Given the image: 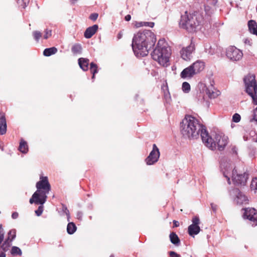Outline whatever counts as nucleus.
Masks as SVG:
<instances>
[{
  "label": "nucleus",
  "mask_w": 257,
  "mask_h": 257,
  "mask_svg": "<svg viewBox=\"0 0 257 257\" xmlns=\"http://www.w3.org/2000/svg\"><path fill=\"white\" fill-rule=\"evenodd\" d=\"M214 89L213 84L210 83V87L206 88L205 90L206 93L208 95L209 97L214 98L217 95V94L214 92Z\"/></svg>",
  "instance_id": "nucleus-21"
},
{
  "label": "nucleus",
  "mask_w": 257,
  "mask_h": 257,
  "mask_svg": "<svg viewBox=\"0 0 257 257\" xmlns=\"http://www.w3.org/2000/svg\"><path fill=\"white\" fill-rule=\"evenodd\" d=\"M82 47L80 44H75L71 48V51L74 54H79L81 52Z\"/></svg>",
  "instance_id": "nucleus-29"
},
{
  "label": "nucleus",
  "mask_w": 257,
  "mask_h": 257,
  "mask_svg": "<svg viewBox=\"0 0 257 257\" xmlns=\"http://www.w3.org/2000/svg\"><path fill=\"white\" fill-rule=\"evenodd\" d=\"M248 174L244 173L243 174H238L237 170L234 169L232 171V181L236 185H244L248 179Z\"/></svg>",
  "instance_id": "nucleus-10"
},
{
  "label": "nucleus",
  "mask_w": 257,
  "mask_h": 257,
  "mask_svg": "<svg viewBox=\"0 0 257 257\" xmlns=\"http://www.w3.org/2000/svg\"><path fill=\"white\" fill-rule=\"evenodd\" d=\"M211 208L213 210V211H214V212L216 211V210L217 209V206L213 203H211Z\"/></svg>",
  "instance_id": "nucleus-50"
},
{
  "label": "nucleus",
  "mask_w": 257,
  "mask_h": 257,
  "mask_svg": "<svg viewBox=\"0 0 257 257\" xmlns=\"http://www.w3.org/2000/svg\"><path fill=\"white\" fill-rule=\"evenodd\" d=\"M18 216H19L18 213L17 212H15L13 213V214L12 215V217L13 219H16L18 217Z\"/></svg>",
  "instance_id": "nucleus-48"
},
{
  "label": "nucleus",
  "mask_w": 257,
  "mask_h": 257,
  "mask_svg": "<svg viewBox=\"0 0 257 257\" xmlns=\"http://www.w3.org/2000/svg\"><path fill=\"white\" fill-rule=\"evenodd\" d=\"M11 245V241L6 239L3 243L0 244V249L5 252L9 250Z\"/></svg>",
  "instance_id": "nucleus-27"
},
{
  "label": "nucleus",
  "mask_w": 257,
  "mask_h": 257,
  "mask_svg": "<svg viewBox=\"0 0 257 257\" xmlns=\"http://www.w3.org/2000/svg\"><path fill=\"white\" fill-rule=\"evenodd\" d=\"M57 52V48L53 47L45 49L43 51V55L45 56H50L51 55L55 54Z\"/></svg>",
  "instance_id": "nucleus-24"
},
{
  "label": "nucleus",
  "mask_w": 257,
  "mask_h": 257,
  "mask_svg": "<svg viewBox=\"0 0 257 257\" xmlns=\"http://www.w3.org/2000/svg\"><path fill=\"white\" fill-rule=\"evenodd\" d=\"M71 1L73 2V3H75L76 1H77L78 0H71Z\"/></svg>",
  "instance_id": "nucleus-60"
},
{
  "label": "nucleus",
  "mask_w": 257,
  "mask_h": 257,
  "mask_svg": "<svg viewBox=\"0 0 257 257\" xmlns=\"http://www.w3.org/2000/svg\"><path fill=\"white\" fill-rule=\"evenodd\" d=\"M98 17V14L92 13L90 15L89 19L93 21H95L97 19Z\"/></svg>",
  "instance_id": "nucleus-42"
},
{
  "label": "nucleus",
  "mask_w": 257,
  "mask_h": 257,
  "mask_svg": "<svg viewBox=\"0 0 257 257\" xmlns=\"http://www.w3.org/2000/svg\"><path fill=\"white\" fill-rule=\"evenodd\" d=\"M19 150L22 153L26 154L28 151V146L26 141L21 140L19 147Z\"/></svg>",
  "instance_id": "nucleus-22"
},
{
  "label": "nucleus",
  "mask_w": 257,
  "mask_h": 257,
  "mask_svg": "<svg viewBox=\"0 0 257 257\" xmlns=\"http://www.w3.org/2000/svg\"><path fill=\"white\" fill-rule=\"evenodd\" d=\"M109 257H114L113 255L111 254Z\"/></svg>",
  "instance_id": "nucleus-61"
},
{
  "label": "nucleus",
  "mask_w": 257,
  "mask_h": 257,
  "mask_svg": "<svg viewBox=\"0 0 257 257\" xmlns=\"http://www.w3.org/2000/svg\"><path fill=\"white\" fill-rule=\"evenodd\" d=\"M43 211V206L41 205L39 206L38 209L35 211V213L37 216H39L42 214Z\"/></svg>",
  "instance_id": "nucleus-41"
},
{
  "label": "nucleus",
  "mask_w": 257,
  "mask_h": 257,
  "mask_svg": "<svg viewBox=\"0 0 257 257\" xmlns=\"http://www.w3.org/2000/svg\"><path fill=\"white\" fill-rule=\"evenodd\" d=\"M225 177H226V178H227V180H228V184H231V183H230V179H229V178L227 177V176H225Z\"/></svg>",
  "instance_id": "nucleus-56"
},
{
  "label": "nucleus",
  "mask_w": 257,
  "mask_h": 257,
  "mask_svg": "<svg viewBox=\"0 0 257 257\" xmlns=\"http://www.w3.org/2000/svg\"><path fill=\"white\" fill-rule=\"evenodd\" d=\"M124 19L126 21H129L131 19V16L130 15H127Z\"/></svg>",
  "instance_id": "nucleus-53"
},
{
  "label": "nucleus",
  "mask_w": 257,
  "mask_h": 257,
  "mask_svg": "<svg viewBox=\"0 0 257 257\" xmlns=\"http://www.w3.org/2000/svg\"><path fill=\"white\" fill-rule=\"evenodd\" d=\"M240 115L238 113H235L232 116V121L234 122H238L240 120Z\"/></svg>",
  "instance_id": "nucleus-38"
},
{
  "label": "nucleus",
  "mask_w": 257,
  "mask_h": 257,
  "mask_svg": "<svg viewBox=\"0 0 257 257\" xmlns=\"http://www.w3.org/2000/svg\"><path fill=\"white\" fill-rule=\"evenodd\" d=\"M226 55L229 60L232 61H237L242 58L243 53L237 48L230 46L226 49Z\"/></svg>",
  "instance_id": "nucleus-8"
},
{
  "label": "nucleus",
  "mask_w": 257,
  "mask_h": 257,
  "mask_svg": "<svg viewBox=\"0 0 257 257\" xmlns=\"http://www.w3.org/2000/svg\"><path fill=\"white\" fill-rule=\"evenodd\" d=\"M201 139L205 145L212 150L217 147L219 151H223L228 143L227 137L217 134L209 136L207 131L202 132Z\"/></svg>",
  "instance_id": "nucleus-3"
},
{
  "label": "nucleus",
  "mask_w": 257,
  "mask_h": 257,
  "mask_svg": "<svg viewBox=\"0 0 257 257\" xmlns=\"http://www.w3.org/2000/svg\"><path fill=\"white\" fill-rule=\"evenodd\" d=\"M135 26L136 28L144 27V22H136Z\"/></svg>",
  "instance_id": "nucleus-45"
},
{
  "label": "nucleus",
  "mask_w": 257,
  "mask_h": 257,
  "mask_svg": "<svg viewBox=\"0 0 257 257\" xmlns=\"http://www.w3.org/2000/svg\"><path fill=\"white\" fill-rule=\"evenodd\" d=\"M243 216L252 223V226L257 225V210L253 208H245Z\"/></svg>",
  "instance_id": "nucleus-12"
},
{
  "label": "nucleus",
  "mask_w": 257,
  "mask_h": 257,
  "mask_svg": "<svg viewBox=\"0 0 257 257\" xmlns=\"http://www.w3.org/2000/svg\"><path fill=\"white\" fill-rule=\"evenodd\" d=\"M249 121L250 122H252L253 121H257V107L253 110L252 117L250 118Z\"/></svg>",
  "instance_id": "nucleus-36"
},
{
  "label": "nucleus",
  "mask_w": 257,
  "mask_h": 257,
  "mask_svg": "<svg viewBox=\"0 0 257 257\" xmlns=\"http://www.w3.org/2000/svg\"><path fill=\"white\" fill-rule=\"evenodd\" d=\"M250 187L252 189L257 190V178H254L252 179L250 184Z\"/></svg>",
  "instance_id": "nucleus-39"
},
{
  "label": "nucleus",
  "mask_w": 257,
  "mask_h": 257,
  "mask_svg": "<svg viewBox=\"0 0 257 257\" xmlns=\"http://www.w3.org/2000/svg\"><path fill=\"white\" fill-rule=\"evenodd\" d=\"M33 36H34V39L37 41H38L40 39V38L42 37V34L39 31H34V32H33Z\"/></svg>",
  "instance_id": "nucleus-35"
},
{
  "label": "nucleus",
  "mask_w": 257,
  "mask_h": 257,
  "mask_svg": "<svg viewBox=\"0 0 257 257\" xmlns=\"http://www.w3.org/2000/svg\"><path fill=\"white\" fill-rule=\"evenodd\" d=\"M208 53H209L210 55H213V54H214V52H209Z\"/></svg>",
  "instance_id": "nucleus-58"
},
{
  "label": "nucleus",
  "mask_w": 257,
  "mask_h": 257,
  "mask_svg": "<svg viewBox=\"0 0 257 257\" xmlns=\"http://www.w3.org/2000/svg\"><path fill=\"white\" fill-rule=\"evenodd\" d=\"M7 132V122L5 113L0 112V135H3Z\"/></svg>",
  "instance_id": "nucleus-14"
},
{
  "label": "nucleus",
  "mask_w": 257,
  "mask_h": 257,
  "mask_svg": "<svg viewBox=\"0 0 257 257\" xmlns=\"http://www.w3.org/2000/svg\"><path fill=\"white\" fill-rule=\"evenodd\" d=\"M208 8V7H205V10L206 11L207 10V8Z\"/></svg>",
  "instance_id": "nucleus-62"
},
{
  "label": "nucleus",
  "mask_w": 257,
  "mask_h": 257,
  "mask_svg": "<svg viewBox=\"0 0 257 257\" xmlns=\"http://www.w3.org/2000/svg\"><path fill=\"white\" fill-rule=\"evenodd\" d=\"M78 64L80 67L84 71H87L88 69V65L89 60L87 58H80L78 59Z\"/></svg>",
  "instance_id": "nucleus-18"
},
{
  "label": "nucleus",
  "mask_w": 257,
  "mask_h": 257,
  "mask_svg": "<svg viewBox=\"0 0 257 257\" xmlns=\"http://www.w3.org/2000/svg\"><path fill=\"white\" fill-rule=\"evenodd\" d=\"M253 101V103L255 105H257V90L256 93H254L253 95V97H251Z\"/></svg>",
  "instance_id": "nucleus-47"
},
{
  "label": "nucleus",
  "mask_w": 257,
  "mask_h": 257,
  "mask_svg": "<svg viewBox=\"0 0 257 257\" xmlns=\"http://www.w3.org/2000/svg\"><path fill=\"white\" fill-rule=\"evenodd\" d=\"M195 50V45L192 42L187 47L183 48L180 51L181 57L185 60H190L192 52Z\"/></svg>",
  "instance_id": "nucleus-13"
},
{
  "label": "nucleus",
  "mask_w": 257,
  "mask_h": 257,
  "mask_svg": "<svg viewBox=\"0 0 257 257\" xmlns=\"http://www.w3.org/2000/svg\"><path fill=\"white\" fill-rule=\"evenodd\" d=\"M11 253L13 255H21L22 254L21 249L17 247L14 246L12 247Z\"/></svg>",
  "instance_id": "nucleus-30"
},
{
  "label": "nucleus",
  "mask_w": 257,
  "mask_h": 257,
  "mask_svg": "<svg viewBox=\"0 0 257 257\" xmlns=\"http://www.w3.org/2000/svg\"><path fill=\"white\" fill-rule=\"evenodd\" d=\"M191 66L196 74L202 71L205 67V63L202 60H197L193 63Z\"/></svg>",
  "instance_id": "nucleus-16"
},
{
  "label": "nucleus",
  "mask_w": 257,
  "mask_h": 257,
  "mask_svg": "<svg viewBox=\"0 0 257 257\" xmlns=\"http://www.w3.org/2000/svg\"><path fill=\"white\" fill-rule=\"evenodd\" d=\"M144 26L153 28L154 26V22H144Z\"/></svg>",
  "instance_id": "nucleus-46"
},
{
  "label": "nucleus",
  "mask_w": 257,
  "mask_h": 257,
  "mask_svg": "<svg viewBox=\"0 0 257 257\" xmlns=\"http://www.w3.org/2000/svg\"><path fill=\"white\" fill-rule=\"evenodd\" d=\"M16 236V230L15 229L10 230L8 233L7 240L12 241Z\"/></svg>",
  "instance_id": "nucleus-28"
},
{
  "label": "nucleus",
  "mask_w": 257,
  "mask_h": 257,
  "mask_svg": "<svg viewBox=\"0 0 257 257\" xmlns=\"http://www.w3.org/2000/svg\"><path fill=\"white\" fill-rule=\"evenodd\" d=\"M98 28L97 25H94L86 29L84 32V37L87 39H89L96 32Z\"/></svg>",
  "instance_id": "nucleus-17"
},
{
  "label": "nucleus",
  "mask_w": 257,
  "mask_h": 257,
  "mask_svg": "<svg viewBox=\"0 0 257 257\" xmlns=\"http://www.w3.org/2000/svg\"><path fill=\"white\" fill-rule=\"evenodd\" d=\"M196 73L194 71L191 65L184 69L181 73L180 76L183 78L192 77Z\"/></svg>",
  "instance_id": "nucleus-15"
},
{
  "label": "nucleus",
  "mask_w": 257,
  "mask_h": 257,
  "mask_svg": "<svg viewBox=\"0 0 257 257\" xmlns=\"http://www.w3.org/2000/svg\"><path fill=\"white\" fill-rule=\"evenodd\" d=\"M62 210L67 215V220L69 221L70 219V213L69 210L67 209V206L64 204H62Z\"/></svg>",
  "instance_id": "nucleus-33"
},
{
  "label": "nucleus",
  "mask_w": 257,
  "mask_h": 257,
  "mask_svg": "<svg viewBox=\"0 0 257 257\" xmlns=\"http://www.w3.org/2000/svg\"><path fill=\"white\" fill-rule=\"evenodd\" d=\"M42 197H40V195L38 193V191H36L32 195V198L30 199V203L33 204L34 202L37 204H41L40 203L37 202V201L39 200H41Z\"/></svg>",
  "instance_id": "nucleus-23"
},
{
  "label": "nucleus",
  "mask_w": 257,
  "mask_h": 257,
  "mask_svg": "<svg viewBox=\"0 0 257 257\" xmlns=\"http://www.w3.org/2000/svg\"><path fill=\"white\" fill-rule=\"evenodd\" d=\"M245 85V91L251 97H253L254 93H256L257 84L254 75H248L244 78Z\"/></svg>",
  "instance_id": "nucleus-7"
},
{
  "label": "nucleus",
  "mask_w": 257,
  "mask_h": 257,
  "mask_svg": "<svg viewBox=\"0 0 257 257\" xmlns=\"http://www.w3.org/2000/svg\"><path fill=\"white\" fill-rule=\"evenodd\" d=\"M182 90L185 92H188L190 90V85L187 82H184L182 84Z\"/></svg>",
  "instance_id": "nucleus-34"
},
{
  "label": "nucleus",
  "mask_w": 257,
  "mask_h": 257,
  "mask_svg": "<svg viewBox=\"0 0 257 257\" xmlns=\"http://www.w3.org/2000/svg\"><path fill=\"white\" fill-rule=\"evenodd\" d=\"M4 230L3 228L2 225L0 224V244L4 241Z\"/></svg>",
  "instance_id": "nucleus-37"
},
{
  "label": "nucleus",
  "mask_w": 257,
  "mask_h": 257,
  "mask_svg": "<svg viewBox=\"0 0 257 257\" xmlns=\"http://www.w3.org/2000/svg\"><path fill=\"white\" fill-rule=\"evenodd\" d=\"M45 32V35L44 36V38L45 39H48L52 35V34H51L52 33L51 30H49L46 29Z\"/></svg>",
  "instance_id": "nucleus-43"
},
{
  "label": "nucleus",
  "mask_w": 257,
  "mask_h": 257,
  "mask_svg": "<svg viewBox=\"0 0 257 257\" xmlns=\"http://www.w3.org/2000/svg\"><path fill=\"white\" fill-rule=\"evenodd\" d=\"M82 213L80 211H78L77 213V218L78 219H81V218L82 217Z\"/></svg>",
  "instance_id": "nucleus-49"
},
{
  "label": "nucleus",
  "mask_w": 257,
  "mask_h": 257,
  "mask_svg": "<svg viewBox=\"0 0 257 257\" xmlns=\"http://www.w3.org/2000/svg\"><path fill=\"white\" fill-rule=\"evenodd\" d=\"M248 27L249 32L257 36V24L255 21L250 20L248 22Z\"/></svg>",
  "instance_id": "nucleus-20"
},
{
  "label": "nucleus",
  "mask_w": 257,
  "mask_h": 257,
  "mask_svg": "<svg viewBox=\"0 0 257 257\" xmlns=\"http://www.w3.org/2000/svg\"><path fill=\"white\" fill-rule=\"evenodd\" d=\"M203 131H206L205 127L192 116H186L181 122L180 131L185 138L197 139Z\"/></svg>",
  "instance_id": "nucleus-2"
},
{
  "label": "nucleus",
  "mask_w": 257,
  "mask_h": 257,
  "mask_svg": "<svg viewBox=\"0 0 257 257\" xmlns=\"http://www.w3.org/2000/svg\"><path fill=\"white\" fill-rule=\"evenodd\" d=\"M156 38L155 34L150 30L140 31L135 34L132 40V48L138 57L148 55L149 51L155 46Z\"/></svg>",
  "instance_id": "nucleus-1"
},
{
  "label": "nucleus",
  "mask_w": 257,
  "mask_h": 257,
  "mask_svg": "<svg viewBox=\"0 0 257 257\" xmlns=\"http://www.w3.org/2000/svg\"><path fill=\"white\" fill-rule=\"evenodd\" d=\"M170 55V48L164 39L159 40L156 48L151 53L152 58L162 66L167 65Z\"/></svg>",
  "instance_id": "nucleus-4"
},
{
  "label": "nucleus",
  "mask_w": 257,
  "mask_h": 257,
  "mask_svg": "<svg viewBox=\"0 0 257 257\" xmlns=\"http://www.w3.org/2000/svg\"><path fill=\"white\" fill-rule=\"evenodd\" d=\"M90 69L92 74L95 75L97 73V66L93 62L90 63Z\"/></svg>",
  "instance_id": "nucleus-31"
},
{
  "label": "nucleus",
  "mask_w": 257,
  "mask_h": 257,
  "mask_svg": "<svg viewBox=\"0 0 257 257\" xmlns=\"http://www.w3.org/2000/svg\"><path fill=\"white\" fill-rule=\"evenodd\" d=\"M188 233L190 236H193L197 235L200 231V228L199 225H194L191 224L188 226Z\"/></svg>",
  "instance_id": "nucleus-19"
},
{
  "label": "nucleus",
  "mask_w": 257,
  "mask_h": 257,
  "mask_svg": "<svg viewBox=\"0 0 257 257\" xmlns=\"http://www.w3.org/2000/svg\"><path fill=\"white\" fill-rule=\"evenodd\" d=\"M253 139L254 140V142H257V134H256L255 138H254Z\"/></svg>",
  "instance_id": "nucleus-57"
},
{
  "label": "nucleus",
  "mask_w": 257,
  "mask_h": 257,
  "mask_svg": "<svg viewBox=\"0 0 257 257\" xmlns=\"http://www.w3.org/2000/svg\"><path fill=\"white\" fill-rule=\"evenodd\" d=\"M30 0H17V3L22 8L25 9L29 4Z\"/></svg>",
  "instance_id": "nucleus-32"
},
{
  "label": "nucleus",
  "mask_w": 257,
  "mask_h": 257,
  "mask_svg": "<svg viewBox=\"0 0 257 257\" xmlns=\"http://www.w3.org/2000/svg\"><path fill=\"white\" fill-rule=\"evenodd\" d=\"M169 237L170 241L173 244L177 245L180 243V239L178 235L175 232H171Z\"/></svg>",
  "instance_id": "nucleus-25"
},
{
  "label": "nucleus",
  "mask_w": 257,
  "mask_h": 257,
  "mask_svg": "<svg viewBox=\"0 0 257 257\" xmlns=\"http://www.w3.org/2000/svg\"><path fill=\"white\" fill-rule=\"evenodd\" d=\"M231 195L235 197L234 201L237 204L246 205L248 203L247 197L237 188H234L231 192Z\"/></svg>",
  "instance_id": "nucleus-9"
},
{
  "label": "nucleus",
  "mask_w": 257,
  "mask_h": 257,
  "mask_svg": "<svg viewBox=\"0 0 257 257\" xmlns=\"http://www.w3.org/2000/svg\"><path fill=\"white\" fill-rule=\"evenodd\" d=\"M76 229L77 227L74 223L72 222L68 223L67 226V231L68 234H73L76 231Z\"/></svg>",
  "instance_id": "nucleus-26"
},
{
  "label": "nucleus",
  "mask_w": 257,
  "mask_h": 257,
  "mask_svg": "<svg viewBox=\"0 0 257 257\" xmlns=\"http://www.w3.org/2000/svg\"><path fill=\"white\" fill-rule=\"evenodd\" d=\"M204 21L203 16L200 13L185 15L181 16L180 26L189 32H193L200 29Z\"/></svg>",
  "instance_id": "nucleus-5"
},
{
  "label": "nucleus",
  "mask_w": 257,
  "mask_h": 257,
  "mask_svg": "<svg viewBox=\"0 0 257 257\" xmlns=\"http://www.w3.org/2000/svg\"><path fill=\"white\" fill-rule=\"evenodd\" d=\"M160 157V152L156 144L153 146V150L150 153L148 157L146 159L145 161L148 165H151L156 163Z\"/></svg>",
  "instance_id": "nucleus-11"
},
{
  "label": "nucleus",
  "mask_w": 257,
  "mask_h": 257,
  "mask_svg": "<svg viewBox=\"0 0 257 257\" xmlns=\"http://www.w3.org/2000/svg\"><path fill=\"white\" fill-rule=\"evenodd\" d=\"M36 187L37 188L36 191H38L40 197H42V199L37 202L40 203L41 205H43L46 201L47 194L49 193L51 190V186L47 177H41L40 181L36 184Z\"/></svg>",
  "instance_id": "nucleus-6"
},
{
  "label": "nucleus",
  "mask_w": 257,
  "mask_h": 257,
  "mask_svg": "<svg viewBox=\"0 0 257 257\" xmlns=\"http://www.w3.org/2000/svg\"><path fill=\"white\" fill-rule=\"evenodd\" d=\"M173 222L174 227H178L179 226V223L178 221H177L176 220H173Z\"/></svg>",
  "instance_id": "nucleus-52"
},
{
  "label": "nucleus",
  "mask_w": 257,
  "mask_h": 257,
  "mask_svg": "<svg viewBox=\"0 0 257 257\" xmlns=\"http://www.w3.org/2000/svg\"><path fill=\"white\" fill-rule=\"evenodd\" d=\"M232 151L233 153L236 154L237 152H236V147H233L232 148Z\"/></svg>",
  "instance_id": "nucleus-55"
},
{
  "label": "nucleus",
  "mask_w": 257,
  "mask_h": 257,
  "mask_svg": "<svg viewBox=\"0 0 257 257\" xmlns=\"http://www.w3.org/2000/svg\"><path fill=\"white\" fill-rule=\"evenodd\" d=\"M123 34L121 31L119 32L117 35V38L118 40L120 39L122 37Z\"/></svg>",
  "instance_id": "nucleus-51"
},
{
  "label": "nucleus",
  "mask_w": 257,
  "mask_h": 257,
  "mask_svg": "<svg viewBox=\"0 0 257 257\" xmlns=\"http://www.w3.org/2000/svg\"><path fill=\"white\" fill-rule=\"evenodd\" d=\"M192 225H198L200 223V219L198 216H194L192 218Z\"/></svg>",
  "instance_id": "nucleus-40"
},
{
  "label": "nucleus",
  "mask_w": 257,
  "mask_h": 257,
  "mask_svg": "<svg viewBox=\"0 0 257 257\" xmlns=\"http://www.w3.org/2000/svg\"><path fill=\"white\" fill-rule=\"evenodd\" d=\"M95 78V75L92 74V79H93Z\"/></svg>",
  "instance_id": "nucleus-59"
},
{
  "label": "nucleus",
  "mask_w": 257,
  "mask_h": 257,
  "mask_svg": "<svg viewBox=\"0 0 257 257\" xmlns=\"http://www.w3.org/2000/svg\"><path fill=\"white\" fill-rule=\"evenodd\" d=\"M6 254L5 252H2L0 253V257H6Z\"/></svg>",
  "instance_id": "nucleus-54"
},
{
  "label": "nucleus",
  "mask_w": 257,
  "mask_h": 257,
  "mask_svg": "<svg viewBox=\"0 0 257 257\" xmlns=\"http://www.w3.org/2000/svg\"><path fill=\"white\" fill-rule=\"evenodd\" d=\"M169 254L171 257H181V255L179 254H178L173 251H170L169 252Z\"/></svg>",
  "instance_id": "nucleus-44"
}]
</instances>
